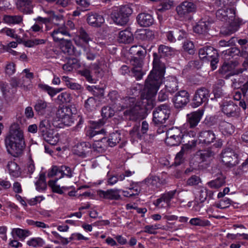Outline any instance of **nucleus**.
<instances>
[{
  "mask_svg": "<svg viewBox=\"0 0 248 248\" xmlns=\"http://www.w3.org/2000/svg\"><path fill=\"white\" fill-rule=\"evenodd\" d=\"M225 177L221 174L215 180L209 182L207 184L211 188L217 189L222 186L225 183Z\"/></svg>",
  "mask_w": 248,
  "mask_h": 248,
  "instance_id": "nucleus-41",
  "label": "nucleus"
},
{
  "mask_svg": "<svg viewBox=\"0 0 248 248\" xmlns=\"http://www.w3.org/2000/svg\"><path fill=\"white\" fill-rule=\"evenodd\" d=\"M165 87L170 93H174L178 90V81L176 77L169 76L165 81Z\"/></svg>",
  "mask_w": 248,
  "mask_h": 248,
  "instance_id": "nucleus-32",
  "label": "nucleus"
},
{
  "mask_svg": "<svg viewBox=\"0 0 248 248\" xmlns=\"http://www.w3.org/2000/svg\"><path fill=\"white\" fill-rule=\"evenodd\" d=\"M197 145H198V140H192L190 141L188 140L187 143L183 145L181 150L185 154H187L192 150Z\"/></svg>",
  "mask_w": 248,
  "mask_h": 248,
  "instance_id": "nucleus-51",
  "label": "nucleus"
},
{
  "mask_svg": "<svg viewBox=\"0 0 248 248\" xmlns=\"http://www.w3.org/2000/svg\"><path fill=\"white\" fill-rule=\"evenodd\" d=\"M3 20L4 23L8 25H12L19 24L22 21L23 18L21 16L19 15H5L3 16Z\"/></svg>",
  "mask_w": 248,
  "mask_h": 248,
  "instance_id": "nucleus-40",
  "label": "nucleus"
},
{
  "mask_svg": "<svg viewBox=\"0 0 248 248\" xmlns=\"http://www.w3.org/2000/svg\"><path fill=\"white\" fill-rule=\"evenodd\" d=\"M58 179H56L55 180H50L48 182V185L51 187L52 190L59 194H63L66 193L69 189H73V186H63L61 187L57 184V181Z\"/></svg>",
  "mask_w": 248,
  "mask_h": 248,
  "instance_id": "nucleus-33",
  "label": "nucleus"
},
{
  "mask_svg": "<svg viewBox=\"0 0 248 248\" xmlns=\"http://www.w3.org/2000/svg\"><path fill=\"white\" fill-rule=\"evenodd\" d=\"M189 101V94L186 90H181L177 93L173 98L174 106L177 108L185 106Z\"/></svg>",
  "mask_w": 248,
  "mask_h": 248,
  "instance_id": "nucleus-16",
  "label": "nucleus"
},
{
  "mask_svg": "<svg viewBox=\"0 0 248 248\" xmlns=\"http://www.w3.org/2000/svg\"><path fill=\"white\" fill-rule=\"evenodd\" d=\"M196 8L194 3L185 0L176 7V11L179 17L184 18L189 14L195 12Z\"/></svg>",
  "mask_w": 248,
  "mask_h": 248,
  "instance_id": "nucleus-11",
  "label": "nucleus"
},
{
  "mask_svg": "<svg viewBox=\"0 0 248 248\" xmlns=\"http://www.w3.org/2000/svg\"><path fill=\"white\" fill-rule=\"evenodd\" d=\"M12 233L16 235L20 239H24L30 235V231L20 228H15L12 230Z\"/></svg>",
  "mask_w": 248,
  "mask_h": 248,
  "instance_id": "nucleus-50",
  "label": "nucleus"
},
{
  "mask_svg": "<svg viewBox=\"0 0 248 248\" xmlns=\"http://www.w3.org/2000/svg\"><path fill=\"white\" fill-rule=\"evenodd\" d=\"M222 162L227 165H235L238 163V155L231 148L225 149L220 156Z\"/></svg>",
  "mask_w": 248,
  "mask_h": 248,
  "instance_id": "nucleus-13",
  "label": "nucleus"
},
{
  "mask_svg": "<svg viewBox=\"0 0 248 248\" xmlns=\"http://www.w3.org/2000/svg\"><path fill=\"white\" fill-rule=\"evenodd\" d=\"M73 170L70 168L66 166L58 167L53 166L48 171L47 175L49 177L57 176L58 179L62 178L64 176L72 177L73 176Z\"/></svg>",
  "mask_w": 248,
  "mask_h": 248,
  "instance_id": "nucleus-10",
  "label": "nucleus"
},
{
  "mask_svg": "<svg viewBox=\"0 0 248 248\" xmlns=\"http://www.w3.org/2000/svg\"><path fill=\"white\" fill-rule=\"evenodd\" d=\"M48 104L43 100H38L34 107L36 112L40 115H44L46 114Z\"/></svg>",
  "mask_w": 248,
  "mask_h": 248,
  "instance_id": "nucleus-35",
  "label": "nucleus"
},
{
  "mask_svg": "<svg viewBox=\"0 0 248 248\" xmlns=\"http://www.w3.org/2000/svg\"><path fill=\"white\" fill-rule=\"evenodd\" d=\"M49 238L51 242L56 244L62 243L65 245L68 244L70 241L68 238L62 237L56 231H52L51 232V235Z\"/></svg>",
  "mask_w": 248,
  "mask_h": 248,
  "instance_id": "nucleus-38",
  "label": "nucleus"
},
{
  "mask_svg": "<svg viewBox=\"0 0 248 248\" xmlns=\"http://www.w3.org/2000/svg\"><path fill=\"white\" fill-rule=\"evenodd\" d=\"M59 46L62 51L68 55H77L72 45V42L69 40H62L59 43Z\"/></svg>",
  "mask_w": 248,
  "mask_h": 248,
  "instance_id": "nucleus-30",
  "label": "nucleus"
},
{
  "mask_svg": "<svg viewBox=\"0 0 248 248\" xmlns=\"http://www.w3.org/2000/svg\"><path fill=\"white\" fill-rule=\"evenodd\" d=\"M30 4L29 0H16V5L18 9L24 11Z\"/></svg>",
  "mask_w": 248,
  "mask_h": 248,
  "instance_id": "nucleus-64",
  "label": "nucleus"
},
{
  "mask_svg": "<svg viewBox=\"0 0 248 248\" xmlns=\"http://www.w3.org/2000/svg\"><path fill=\"white\" fill-rule=\"evenodd\" d=\"M89 145L88 143L84 142L78 144L74 149V153L78 156H85L88 150L89 149Z\"/></svg>",
  "mask_w": 248,
  "mask_h": 248,
  "instance_id": "nucleus-37",
  "label": "nucleus"
},
{
  "mask_svg": "<svg viewBox=\"0 0 248 248\" xmlns=\"http://www.w3.org/2000/svg\"><path fill=\"white\" fill-rule=\"evenodd\" d=\"M158 52L162 56H169L174 54V50L168 46L161 45L158 48Z\"/></svg>",
  "mask_w": 248,
  "mask_h": 248,
  "instance_id": "nucleus-52",
  "label": "nucleus"
},
{
  "mask_svg": "<svg viewBox=\"0 0 248 248\" xmlns=\"http://www.w3.org/2000/svg\"><path fill=\"white\" fill-rule=\"evenodd\" d=\"M60 22L61 24L51 33V36L53 37V40L56 42H59V43L62 40H64L63 38L64 35H69L67 28L64 24L63 19L61 18Z\"/></svg>",
  "mask_w": 248,
  "mask_h": 248,
  "instance_id": "nucleus-15",
  "label": "nucleus"
},
{
  "mask_svg": "<svg viewBox=\"0 0 248 248\" xmlns=\"http://www.w3.org/2000/svg\"><path fill=\"white\" fill-rule=\"evenodd\" d=\"M137 21L139 25L143 27H148L152 25L154 22L152 16L149 14L141 13L137 17Z\"/></svg>",
  "mask_w": 248,
  "mask_h": 248,
  "instance_id": "nucleus-27",
  "label": "nucleus"
},
{
  "mask_svg": "<svg viewBox=\"0 0 248 248\" xmlns=\"http://www.w3.org/2000/svg\"><path fill=\"white\" fill-rule=\"evenodd\" d=\"M78 67V64L75 59H71L68 62L64 64L62 66L63 69L66 72L72 71L74 69H76Z\"/></svg>",
  "mask_w": 248,
  "mask_h": 248,
  "instance_id": "nucleus-49",
  "label": "nucleus"
},
{
  "mask_svg": "<svg viewBox=\"0 0 248 248\" xmlns=\"http://www.w3.org/2000/svg\"><path fill=\"white\" fill-rule=\"evenodd\" d=\"M161 229L160 225L155 224L152 225H146L144 227V232L150 234H155L156 232V230Z\"/></svg>",
  "mask_w": 248,
  "mask_h": 248,
  "instance_id": "nucleus-58",
  "label": "nucleus"
},
{
  "mask_svg": "<svg viewBox=\"0 0 248 248\" xmlns=\"http://www.w3.org/2000/svg\"><path fill=\"white\" fill-rule=\"evenodd\" d=\"M63 78L65 80L66 85L68 88L72 90H78L81 89V86L79 84L73 82L68 77H63Z\"/></svg>",
  "mask_w": 248,
  "mask_h": 248,
  "instance_id": "nucleus-56",
  "label": "nucleus"
},
{
  "mask_svg": "<svg viewBox=\"0 0 248 248\" xmlns=\"http://www.w3.org/2000/svg\"><path fill=\"white\" fill-rule=\"evenodd\" d=\"M176 190L170 191L161 195V197L154 201V205L158 208L171 206V200L174 198Z\"/></svg>",
  "mask_w": 248,
  "mask_h": 248,
  "instance_id": "nucleus-12",
  "label": "nucleus"
},
{
  "mask_svg": "<svg viewBox=\"0 0 248 248\" xmlns=\"http://www.w3.org/2000/svg\"><path fill=\"white\" fill-rule=\"evenodd\" d=\"M219 129L224 135L232 134L234 131V126L230 123L227 122H222L219 124Z\"/></svg>",
  "mask_w": 248,
  "mask_h": 248,
  "instance_id": "nucleus-39",
  "label": "nucleus"
},
{
  "mask_svg": "<svg viewBox=\"0 0 248 248\" xmlns=\"http://www.w3.org/2000/svg\"><path fill=\"white\" fill-rule=\"evenodd\" d=\"M7 170L11 177L17 178L21 175V171L19 166L14 161L8 163Z\"/></svg>",
  "mask_w": 248,
  "mask_h": 248,
  "instance_id": "nucleus-29",
  "label": "nucleus"
},
{
  "mask_svg": "<svg viewBox=\"0 0 248 248\" xmlns=\"http://www.w3.org/2000/svg\"><path fill=\"white\" fill-rule=\"evenodd\" d=\"M207 155L206 153L204 151H200L197 153L196 155L194 156V159L197 160L198 163H200L204 161Z\"/></svg>",
  "mask_w": 248,
  "mask_h": 248,
  "instance_id": "nucleus-63",
  "label": "nucleus"
},
{
  "mask_svg": "<svg viewBox=\"0 0 248 248\" xmlns=\"http://www.w3.org/2000/svg\"><path fill=\"white\" fill-rule=\"evenodd\" d=\"M129 52L132 54L137 55L140 57L143 56L145 53V51L143 50V48L140 46H132L130 48Z\"/></svg>",
  "mask_w": 248,
  "mask_h": 248,
  "instance_id": "nucleus-55",
  "label": "nucleus"
},
{
  "mask_svg": "<svg viewBox=\"0 0 248 248\" xmlns=\"http://www.w3.org/2000/svg\"><path fill=\"white\" fill-rule=\"evenodd\" d=\"M57 100L59 104L69 103L72 101V96L69 93L63 92L57 96Z\"/></svg>",
  "mask_w": 248,
  "mask_h": 248,
  "instance_id": "nucleus-47",
  "label": "nucleus"
},
{
  "mask_svg": "<svg viewBox=\"0 0 248 248\" xmlns=\"http://www.w3.org/2000/svg\"><path fill=\"white\" fill-rule=\"evenodd\" d=\"M210 97V91L204 87L197 89L192 99L191 105L193 108H197L202 104L207 102Z\"/></svg>",
  "mask_w": 248,
  "mask_h": 248,
  "instance_id": "nucleus-9",
  "label": "nucleus"
},
{
  "mask_svg": "<svg viewBox=\"0 0 248 248\" xmlns=\"http://www.w3.org/2000/svg\"><path fill=\"white\" fill-rule=\"evenodd\" d=\"M121 140L120 134L117 132L110 134L108 139H107V144L108 146L113 147Z\"/></svg>",
  "mask_w": 248,
  "mask_h": 248,
  "instance_id": "nucleus-43",
  "label": "nucleus"
},
{
  "mask_svg": "<svg viewBox=\"0 0 248 248\" xmlns=\"http://www.w3.org/2000/svg\"><path fill=\"white\" fill-rule=\"evenodd\" d=\"M209 25V22L201 21L194 26V31L199 34L204 33L208 30Z\"/></svg>",
  "mask_w": 248,
  "mask_h": 248,
  "instance_id": "nucleus-42",
  "label": "nucleus"
},
{
  "mask_svg": "<svg viewBox=\"0 0 248 248\" xmlns=\"http://www.w3.org/2000/svg\"><path fill=\"white\" fill-rule=\"evenodd\" d=\"M203 109H198L187 114V122L191 128L194 127L198 125L203 114Z\"/></svg>",
  "mask_w": 248,
  "mask_h": 248,
  "instance_id": "nucleus-19",
  "label": "nucleus"
},
{
  "mask_svg": "<svg viewBox=\"0 0 248 248\" xmlns=\"http://www.w3.org/2000/svg\"><path fill=\"white\" fill-rule=\"evenodd\" d=\"M69 239L71 241L72 240H76V241H81V240H88L89 238L88 237H85L81 233L79 232H75L71 234L70 237H69Z\"/></svg>",
  "mask_w": 248,
  "mask_h": 248,
  "instance_id": "nucleus-62",
  "label": "nucleus"
},
{
  "mask_svg": "<svg viewBox=\"0 0 248 248\" xmlns=\"http://www.w3.org/2000/svg\"><path fill=\"white\" fill-rule=\"evenodd\" d=\"M207 197V190L205 187H202L196 193V200L198 202H203Z\"/></svg>",
  "mask_w": 248,
  "mask_h": 248,
  "instance_id": "nucleus-45",
  "label": "nucleus"
},
{
  "mask_svg": "<svg viewBox=\"0 0 248 248\" xmlns=\"http://www.w3.org/2000/svg\"><path fill=\"white\" fill-rule=\"evenodd\" d=\"M131 9L127 6H115L109 10L110 17L116 24L124 25L128 21Z\"/></svg>",
  "mask_w": 248,
  "mask_h": 248,
  "instance_id": "nucleus-6",
  "label": "nucleus"
},
{
  "mask_svg": "<svg viewBox=\"0 0 248 248\" xmlns=\"http://www.w3.org/2000/svg\"><path fill=\"white\" fill-rule=\"evenodd\" d=\"M53 123L51 124L50 121L45 119L40 123L39 126V133L42 136L44 134L46 133L48 131L53 129Z\"/></svg>",
  "mask_w": 248,
  "mask_h": 248,
  "instance_id": "nucleus-34",
  "label": "nucleus"
},
{
  "mask_svg": "<svg viewBox=\"0 0 248 248\" xmlns=\"http://www.w3.org/2000/svg\"><path fill=\"white\" fill-rule=\"evenodd\" d=\"M115 113L114 108L110 107H104L102 109V115L104 118L111 117L113 116Z\"/></svg>",
  "mask_w": 248,
  "mask_h": 248,
  "instance_id": "nucleus-57",
  "label": "nucleus"
},
{
  "mask_svg": "<svg viewBox=\"0 0 248 248\" xmlns=\"http://www.w3.org/2000/svg\"><path fill=\"white\" fill-rule=\"evenodd\" d=\"M134 40L132 33L129 29H126L119 32L118 41L121 43L128 44Z\"/></svg>",
  "mask_w": 248,
  "mask_h": 248,
  "instance_id": "nucleus-26",
  "label": "nucleus"
},
{
  "mask_svg": "<svg viewBox=\"0 0 248 248\" xmlns=\"http://www.w3.org/2000/svg\"><path fill=\"white\" fill-rule=\"evenodd\" d=\"M216 138L215 134L211 131L202 132L198 140V145L200 144H209L213 142Z\"/></svg>",
  "mask_w": 248,
  "mask_h": 248,
  "instance_id": "nucleus-20",
  "label": "nucleus"
},
{
  "mask_svg": "<svg viewBox=\"0 0 248 248\" xmlns=\"http://www.w3.org/2000/svg\"><path fill=\"white\" fill-rule=\"evenodd\" d=\"M217 18L222 21H226L230 24L229 29L225 34H231L238 30L239 26L235 21V10L234 8L228 9L226 7L218 9L216 12Z\"/></svg>",
  "mask_w": 248,
  "mask_h": 248,
  "instance_id": "nucleus-5",
  "label": "nucleus"
},
{
  "mask_svg": "<svg viewBox=\"0 0 248 248\" xmlns=\"http://www.w3.org/2000/svg\"><path fill=\"white\" fill-rule=\"evenodd\" d=\"M149 129V124L148 123L143 121L141 124V127L140 132V128L139 125H136L133 127L132 130L130 132V135L134 139H140L141 137V133L142 134L146 133Z\"/></svg>",
  "mask_w": 248,
  "mask_h": 248,
  "instance_id": "nucleus-22",
  "label": "nucleus"
},
{
  "mask_svg": "<svg viewBox=\"0 0 248 248\" xmlns=\"http://www.w3.org/2000/svg\"><path fill=\"white\" fill-rule=\"evenodd\" d=\"M45 244V241L40 237L32 238L27 241V244L33 247H42Z\"/></svg>",
  "mask_w": 248,
  "mask_h": 248,
  "instance_id": "nucleus-53",
  "label": "nucleus"
},
{
  "mask_svg": "<svg viewBox=\"0 0 248 248\" xmlns=\"http://www.w3.org/2000/svg\"><path fill=\"white\" fill-rule=\"evenodd\" d=\"M74 114L72 108L69 107L63 106L59 108L56 112L53 125L54 127L59 128L71 125L74 122Z\"/></svg>",
  "mask_w": 248,
  "mask_h": 248,
  "instance_id": "nucleus-4",
  "label": "nucleus"
},
{
  "mask_svg": "<svg viewBox=\"0 0 248 248\" xmlns=\"http://www.w3.org/2000/svg\"><path fill=\"white\" fill-rule=\"evenodd\" d=\"M131 62L133 66L131 70L132 73L137 80L141 79L145 74L141 69L143 64L141 57L140 58H134Z\"/></svg>",
  "mask_w": 248,
  "mask_h": 248,
  "instance_id": "nucleus-17",
  "label": "nucleus"
},
{
  "mask_svg": "<svg viewBox=\"0 0 248 248\" xmlns=\"http://www.w3.org/2000/svg\"><path fill=\"white\" fill-rule=\"evenodd\" d=\"M37 23L31 26L30 31L34 32H38L42 31L43 26V24H46L50 22V18H43L40 16L38 17L36 19Z\"/></svg>",
  "mask_w": 248,
  "mask_h": 248,
  "instance_id": "nucleus-36",
  "label": "nucleus"
},
{
  "mask_svg": "<svg viewBox=\"0 0 248 248\" xmlns=\"http://www.w3.org/2000/svg\"><path fill=\"white\" fill-rule=\"evenodd\" d=\"M242 55L245 56L246 60L243 63V69L238 68V62L236 61L231 62H225L219 71L226 78H229L231 76L238 75L242 73L243 71L246 70L248 67V45L247 47L242 48Z\"/></svg>",
  "mask_w": 248,
  "mask_h": 248,
  "instance_id": "nucleus-3",
  "label": "nucleus"
},
{
  "mask_svg": "<svg viewBox=\"0 0 248 248\" xmlns=\"http://www.w3.org/2000/svg\"><path fill=\"white\" fill-rule=\"evenodd\" d=\"M222 112L228 117H235L238 115L239 108L232 101H224L220 106Z\"/></svg>",
  "mask_w": 248,
  "mask_h": 248,
  "instance_id": "nucleus-14",
  "label": "nucleus"
},
{
  "mask_svg": "<svg viewBox=\"0 0 248 248\" xmlns=\"http://www.w3.org/2000/svg\"><path fill=\"white\" fill-rule=\"evenodd\" d=\"M248 77L247 76L246 78L241 79L239 78L238 81L236 79H234L232 82V86L235 88H239L242 87L243 90H248V80H247L246 82L244 83V80L247 79Z\"/></svg>",
  "mask_w": 248,
  "mask_h": 248,
  "instance_id": "nucleus-54",
  "label": "nucleus"
},
{
  "mask_svg": "<svg viewBox=\"0 0 248 248\" xmlns=\"http://www.w3.org/2000/svg\"><path fill=\"white\" fill-rule=\"evenodd\" d=\"M5 144L8 153L14 156H18L22 153L25 146V139L18 124L11 125L5 139Z\"/></svg>",
  "mask_w": 248,
  "mask_h": 248,
  "instance_id": "nucleus-2",
  "label": "nucleus"
},
{
  "mask_svg": "<svg viewBox=\"0 0 248 248\" xmlns=\"http://www.w3.org/2000/svg\"><path fill=\"white\" fill-rule=\"evenodd\" d=\"M170 113L169 106L165 104L160 105L153 112V122L156 125L164 124L169 118Z\"/></svg>",
  "mask_w": 248,
  "mask_h": 248,
  "instance_id": "nucleus-7",
  "label": "nucleus"
},
{
  "mask_svg": "<svg viewBox=\"0 0 248 248\" xmlns=\"http://www.w3.org/2000/svg\"><path fill=\"white\" fill-rule=\"evenodd\" d=\"M87 20L88 24L93 27H100L105 21L104 17L97 14H90Z\"/></svg>",
  "mask_w": 248,
  "mask_h": 248,
  "instance_id": "nucleus-28",
  "label": "nucleus"
},
{
  "mask_svg": "<svg viewBox=\"0 0 248 248\" xmlns=\"http://www.w3.org/2000/svg\"><path fill=\"white\" fill-rule=\"evenodd\" d=\"M40 87L44 91H46L52 97L55 96L57 93L56 88L51 87L46 84L40 85Z\"/></svg>",
  "mask_w": 248,
  "mask_h": 248,
  "instance_id": "nucleus-60",
  "label": "nucleus"
},
{
  "mask_svg": "<svg viewBox=\"0 0 248 248\" xmlns=\"http://www.w3.org/2000/svg\"><path fill=\"white\" fill-rule=\"evenodd\" d=\"M44 140L51 145H55L59 141V134L54 129L48 131L46 133L41 136Z\"/></svg>",
  "mask_w": 248,
  "mask_h": 248,
  "instance_id": "nucleus-25",
  "label": "nucleus"
},
{
  "mask_svg": "<svg viewBox=\"0 0 248 248\" xmlns=\"http://www.w3.org/2000/svg\"><path fill=\"white\" fill-rule=\"evenodd\" d=\"M166 143L170 146H177L183 139L184 134L181 129L172 127L169 129L166 133Z\"/></svg>",
  "mask_w": 248,
  "mask_h": 248,
  "instance_id": "nucleus-8",
  "label": "nucleus"
},
{
  "mask_svg": "<svg viewBox=\"0 0 248 248\" xmlns=\"http://www.w3.org/2000/svg\"><path fill=\"white\" fill-rule=\"evenodd\" d=\"M217 54V51L212 46H206L199 49V55L201 59L208 60Z\"/></svg>",
  "mask_w": 248,
  "mask_h": 248,
  "instance_id": "nucleus-24",
  "label": "nucleus"
},
{
  "mask_svg": "<svg viewBox=\"0 0 248 248\" xmlns=\"http://www.w3.org/2000/svg\"><path fill=\"white\" fill-rule=\"evenodd\" d=\"M99 103L93 97H89L85 101L84 107L88 111H93L95 109Z\"/></svg>",
  "mask_w": 248,
  "mask_h": 248,
  "instance_id": "nucleus-48",
  "label": "nucleus"
},
{
  "mask_svg": "<svg viewBox=\"0 0 248 248\" xmlns=\"http://www.w3.org/2000/svg\"><path fill=\"white\" fill-rule=\"evenodd\" d=\"M231 202L229 199L225 198L217 203L216 206L220 209H224L228 207L230 205Z\"/></svg>",
  "mask_w": 248,
  "mask_h": 248,
  "instance_id": "nucleus-61",
  "label": "nucleus"
},
{
  "mask_svg": "<svg viewBox=\"0 0 248 248\" xmlns=\"http://www.w3.org/2000/svg\"><path fill=\"white\" fill-rule=\"evenodd\" d=\"M189 223L193 226L203 227L210 225V221L208 220L203 219L202 217H194L190 220Z\"/></svg>",
  "mask_w": 248,
  "mask_h": 248,
  "instance_id": "nucleus-46",
  "label": "nucleus"
},
{
  "mask_svg": "<svg viewBox=\"0 0 248 248\" xmlns=\"http://www.w3.org/2000/svg\"><path fill=\"white\" fill-rule=\"evenodd\" d=\"M183 48L185 51L188 52L189 54H193L195 52L194 44L191 41H186L183 44Z\"/></svg>",
  "mask_w": 248,
  "mask_h": 248,
  "instance_id": "nucleus-59",
  "label": "nucleus"
},
{
  "mask_svg": "<svg viewBox=\"0 0 248 248\" xmlns=\"http://www.w3.org/2000/svg\"><path fill=\"white\" fill-rule=\"evenodd\" d=\"M74 41L76 44L81 47H86L89 41H92L88 33L83 29H80L78 34L74 37Z\"/></svg>",
  "mask_w": 248,
  "mask_h": 248,
  "instance_id": "nucleus-18",
  "label": "nucleus"
},
{
  "mask_svg": "<svg viewBox=\"0 0 248 248\" xmlns=\"http://www.w3.org/2000/svg\"><path fill=\"white\" fill-rule=\"evenodd\" d=\"M35 185L36 190L39 191H43L46 189V184L44 173L40 174L39 178L35 182Z\"/></svg>",
  "mask_w": 248,
  "mask_h": 248,
  "instance_id": "nucleus-44",
  "label": "nucleus"
},
{
  "mask_svg": "<svg viewBox=\"0 0 248 248\" xmlns=\"http://www.w3.org/2000/svg\"><path fill=\"white\" fill-rule=\"evenodd\" d=\"M107 146V138H103L100 140L94 141L93 143L92 148L94 152L102 153L106 150Z\"/></svg>",
  "mask_w": 248,
  "mask_h": 248,
  "instance_id": "nucleus-31",
  "label": "nucleus"
},
{
  "mask_svg": "<svg viewBox=\"0 0 248 248\" xmlns=\"http://www.w3.org/2000/svg\"><path fill=\"white\" fill-rule=\"evenodd\" d=\"M121 189H109L107 191L99 190L97 195L101 198L118 200L120 197Z\"/></svg>",
  "mask_w": 248,
  "mask_h": 248,
  "instance_id": "nucleus-21",
  "label": "nucleus"
},
{
  "mask_svg": "<svg viewBox=\"0 0 248 248\" xmlns=\"http://www.w3.org/2000/svg\"><path fill=\"white\" fill-rule=\"evenodd\" d=\"M165 72V67L159 63L157 59H154L153 68L148 75L145 86L141 94L140 99L135 96H126L122 99L121 108H117L116 110L121 111L125 109L124 114L125 119L136 120L140 111L146 107V104L152 102V98L156 95L158 90L163 82Z\"/></svg>",
  "mask_w": 248,
  "mask_h": 248,
  "instance_id": "nucleus-1",
  "label": "nucleus"
},
{
  "mask_svg": "<svg viewBox=\"0 0 248 248\" xmlns=\"http://www.w3.org/2000/svg\"><path fill=\"white\" fill-rule=\"evenodd\" d=\"M103 124L104 123L100 120L98 122H92L90 127L87 131V135L93 137L97 134L104 133L103 129H99Z\"/></svg>",
  "mask_w": 248,
  "mask_h": 248,
  "instance_id": "nucleus-23",
  "label": "nucleus"
}]
</instances>
